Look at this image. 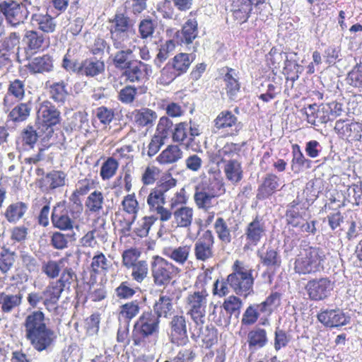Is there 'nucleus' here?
<instances>
[{
  "label": "nucleus",
  "mask_w": 362,
  "mask_h": 362,
  "mask_svg": "<svg viewBox=\"0 0 362 362\" xmlns=\"http://www.w3.org/2000/svg\"><path fill=\"white\" fill-rule=\"evenodd\" d=\"M32 110V102L20 103L8 113V117L15 123L23 122L28 119Z\"/></svg>",
  "instance_id": "f704fd0d"
},
{
  "label": "nucleus",
  "mask_w": 362,
  "mask_h": 362,
  "mask_svg": "<svg viewBox=\"0 0 362 362\" xmlns=\"http://www.w3.org/2000/svg\"><path fill=\"white\" fill-rule=\"evenodd\" d=\"M175 48V43L174 40H167L160 46L159 52L154 59V64L158 68H160L162 64L169 57L170 54L174 51Z\"/></svg>",
  "instance_id": "864d4df0"
},
{
  "label": "nucleus",
  "mask_w": 362,
  "mask_h": 362,
  "mask_svg": "<svg viewBox=\"0 0 362 362\" xmlns=\"http://www.w3.org/2000/svg\"><path fill=\"white\" fill-rule=\"evenodd\" d=\"M54 68V59L49 54L35 57L28 64V69L32 74L50 73Z\"/></svg>",
  "instance_id": "b1692460"
},
{
  "label": "nucleus",
  "mask_w": 362,
  "mask_h": 362,
  "mask_svg": "<svg viewBox=\"0 0 362 362\" xmlns=\"http://www.w3.org/2000/svg\"><path fill=\"white\" fill-rule=\"evenodd\" d=\"M325 255L318 247L301 249L294 262V271L298 274H315L323 268Z\"/></svg>",
  "instance_id": "20e7f679"
},
{
  "label": "nucleus",
  "mask_w": 362,
  "mask_h": 362,
  "mask_svg": "<svg viewBox=\"0 0 362 362\" xmlns=\"http://www.w3.org/2000/svg\"><path fill=\"white\" fill-rule=\"evenodd\" d=\"M25 95V81L14 79L9 82L7 93L4 98V106H10V98L14 97L17 101H21Z\"/></svg>",
  "instance_id": "473e14b6"
},
{
  "label": "nucleus",
  "mask_w": 362,
  "mask_h": 362,
  "mask_svg": "<svg viewBox=\"0 0 362 362\" xmlns=\"http://www.w3.org/2000/svg\"><path fill=\"white\" fill-rule=\"evenodd\" d=\"M240 150L238 144L234 143H227L223 148L219 149L217 156L221 158L223 163H226L231 159L235 155H237Z\"/></svg>",
  "instance_id": "0e129e2a"
},
{
  "label": "nucleus",
  "mask_w": 362,
  "mask_h": 362,
  "mask_svg": "<svg viewBox=\"0 0 362 362\" xmlns=\"http://www.w3.org/2000/svg\"><path fill=\"white\" fill-rule=\"evenodd\" d=\"M224 183L216 177L202 180L195 186L194 201L199 209L208 211L214 204L213 202L225 192Z\"/></svg>",
  "instance_id": "f03ea898"
},
{
  "label": "nucleus",
  "mask_w": 362,
  "mask_h": 362,
  "mask_svg": "<svg viewBox=\"0 0 362 362\" xmlns=\"http://www.w3.org/2000/svg\"><path fill=\"white\" fill-rule=\"evenodd\" d=\"M279 177L273 174H267L257 189V198L264 199L273 194L279 187Z\"/></svg>",
  "instance_id": "c756f323"
},
{
  "label": "nucleus",
  "mask_w": 362,
  "mask_h": 362,
  "mask_svg": "<svg viewBox=\"0 0 362 362\" xmlns=\"http://www.w3.org/2000/svg\"><path fill=\"white\" fill-rule=\"evenodd\" d=\"M23 41L30 50L40 49L44 43V35L36 30H26L23 37Z\"/></svg>",
  "instance_id": "a18cd8bd"
},
{
  "label": "nucleus",
  "mask_w": 362,
  "mask_h": 362,
  "mask_svg": "<svg viewBox=\"0 0 362 362\" xmlns=\"http://www.w3.org/2000/svg\"><path fill=\"white\" fill-rule=\"evenodd\" d=\"M157 221L154 216H144L139 220L134 228L135 233L141 238L146 237L149 233L151 226Z\"/></svg>",
  "instance_id": "6e6d98bb"
},
{
  "label": "nucleus",
  "mask_w": 362,
  "mask_h": 362,
  "mask_svg": "<svg viewBox=\"0 0 362 362\" xmlns=\"http://www.w3.org/2000/svg\"><path fill=\"white\" fill-rule=\"evenodd\" d=\"M58 283L53 281L49 283L42 291L44 300V306L49 312L56 311L58 308V302L63 292Z\"/></svg>",
  "instance_id": "aec40b11"
},
{
  "label": "nucleus",
  "mask_w": 362,
  "mask_h": 362,
  "mask_svg": "<svg viewBox=\"0 0 362 362\" xmlns=\"http://www.w3.org/2000/svg\"><path fill=\"white\" fill-rule=\"evenodd\" d=\"M104 196L98 190L91 192L85 202L87 211L90 213L98 214L103 208Z\"/></svg>",
  "instance_id": "79ce46f5"
},
{
  "label": "nucleus",
  "mask_w": 362,
  "mask_h": 362,
  "mask_svg": "<svg viewBox=\"0 0 362 362\" xmlns=\"http://www.w3.org/2000/svg\"><path fill=\"white\" fill-rule=\"evenodd\" d=\"M29 0L18 1L14 0H4L0 1V18H4L6 24L12 28L23 25L28 18V5Z\"/></svg>",
  "instance_id": "0eeeda50"
},
{
  "label": "nucleus",
  "mask_w": 362,
  "mask_h": 362,
  "mask_svg": "<svg viewBox=\"0 0 362 362\" xmlns=\"http://www.w3.org/2000/svg\"><path fill=\"white\" fill-rule=\"evenodd\" d=\"M195 327L196 333L193 332L192 336H195L197 334V336L201 337L203 345L205 348L209 349L216 342L217 334L216 330L214 328H209V327H206L204 330H203V328L199 330L196 325Z\"/></svg>",
  "instance_id": "3c124183"
},
{
  "label": "nucleus",
  "mask_w": 362,
  "mask_h": 362,
  "mask_svg": "<svg viewBox=\"0 0 362 362\" xmlns=\"http://www.w3.org/2000/svg\"><path fill=\"white\" fill-rule=\"evenodd\" d=\"M238 8L235 9L233 12L234 17L241 21L242 23L246 22L250 17V14L252 10V5L253 1L252 0H240Z\"/></svg>",
  "instance_id": "4d7b16f0"
},
{
  "label": "nucleus",
  "mask_w": 362,
  "mask_h": 362,
  "mask_svg": "<svg viewBox=\"0 0 362 362\" xmlns=\"http://www.w3.org/2000/svg\"><path fill=\"white\" fill-rule=\"evenodd\" d=\"M191 252V246L185 245L175 247L165 248L163 254L177 264L182 266L189 259Z\"/></svg>",
  "instance_id": "7c9ffc66"
},
{
  "label": "nucleus",
  "mask_w": 362,
  "mask_h": 362,
  "mask_svg": "<svg viewBox=\"0 0 362 362\" xmlns=\"http://www.w3.org/2000/svg\"><path fill=\"white\" fill-rule=\"evenodd\" d=\"M119 163L113 158H108L100 168V175L103 180H107L112 177L118 168Z\"/></svg>",
  "instance_id": "680f3d73"
},
{
  "label": "nucleus",
  "mask_w": 362,
  "mask_h": 362,
  "mask_svg": "<svg viewBox=\"0 0 362 362\" xmlns=\"http://www.w3.org/2000/svg\"><path fill=\"white\" fill-rule=\"evenodd\" d=\"M27 205L22 202L11 204L4 212V216L9 223L18 222L25 214Z\"/></svg>",
  "instance_id": "4c0bfd02"
},
{
  "label": "nucleus",
  "mask_w": 362,
  "mask_h": 362,
  "mask_svg": "<svg viewBox=\"0 0 362 362\" xmlns=\"http://www.w3.org/2000/svg\"><path fill=\"white\" fill-rule=\"evenodd\" d=\"M214 127L229 136H235L242 129L243 125L230 111L224 110L221 112L214 119Z\"/></svg>",
  "instance_id": "ddd939ff"
},
{
  "label": "nucleus",
  "mask_w": 362,
  "mask_h": 362,
  "mask_svg": "<svg viewBox=\"0 0 362 362\" xmlns=\"http://www.w3.org/2000/svg\"><path fill=\"white\" fill-rule=\"evenodd\" d=\"M172 300L171 296L168 295V293H165V291H162L158 300L156 301L153 305V313L156 314L159 318L160 317H167L173 310Z\"/></svg>",
  "instance_id": "72a5a7b5"
},
{
  "label": "nucleus",
  "mask_w": 362,
  "mask_h": 362,
  "mask_svg": "<svg viewBox=\"0 0 362 362\" xmlns=\"http://www.w3.org/2000/svg\"><path fill=\"white\" fill-rule=\"evenodd\" d=\"M247 342L248 349L251 352H255L263 348L268 342L266 330L260 327L252 329L247 334Z\"/></svg>",
  "instance_id": "cd10ccee"
},
{
  "label": "nucleus",
  "mask_w": 362,
  "mask_h": 362,
  "mask_svg": "<svg viewBox=\"0 0 362 362\" xmlns=\"http://www.w3.org/2000/svg\"><path fill=\"white\" fill-rule=\"evenodd\" d=\"M317 320L326 327H337L347 325L350 317L340 309H327L317 315Z\"/></svg>",
  "instance_id": "a211bd4d"
},
{
  "label": "nucleus",
  "mask_w": 362,
  "mask_h": 362,
  "mask_svg": "<svg viewBox=\"0 0 362 362\" xmlns=\"http://www.w3.org/2000/svg\"><path fill=\"white\" fill-rule=\"evenodd\" d=\"M110 23L113 47L115 49L125 48L130 36L135 35V21L124 13L117 12Z\"/></svg>",
  "instance_id": "39448f33"
},
{
  "label": "nucleus",
  "mask_w": 362,
  "mask_h": 362,
  "mask_svg": "<svg viewBox=\"0 0 362 362\" xmlns=\"http://www.w3.org/2000/svg\"><path fill=\"white\" fill-rule=\"evenodd\" d=\"M64 259L59 260L49 259L44 261L42 264V272L48 278L54 279L57 278L62 270L61 264L63 263Z\"/></svg>",
  "instance_id": "09e8293b"
},
{
  "label": "nucleus",
  "mask_w": 362,
  "mask_h": 362,
  "mask_svg": "<svg viewBox=\"0 0 362 362\" xmlns=\"http://www.w3.org/2000/svg\"><path fill=\"white\" fill-rule=\"evenodd\" d=\"M113 58V63L116 68L124 69L129 66L132 62L129 61V57L133 53L130 48L118 49Z\"/></svg>",
  "instance_id": "13d9d810"
},
{
  "label": "nucleus",
  "mask_w": 362,
  "mask_h": 362,
  "mask_svg": "<svg viewBox=\"0 0 362 362\" xmlns=\"http://www.w3.org/2000/svg\"><path fill=\"white\" fill-rule=\"evenodd\" d=\"M215 232L218 239L224 244H229L232 240V234L226 221L222 218H216L214 223Z\"/></svg>",
  "instance_id": "49530a36"
},
{
  "label": "nucleus",
  "mask_w": 362,
  "mask_h": 362,
  "mask_svg": "<svg viewBox=\"0 0 362 362\" xmlns=\"http://www.w3.org/2000/svg\"><path fill=\"white\" fill-rule=\"evenodd\" d=\"M130 268L132 269V279L136 282H142L148 275V265L145 260H139Z\"/></svg>",
  "instance_id": "e2e57ef3"
},
{
  "label": "nucleus",
  "mask_w": 362,
  "mask_h": 362,
  "mask_svg": "<svg viewBox=\"0 0 362 362\" xmlns=\"http://www.w3.org/2000/svg\"><path fill=\"white\" fill-rule=\"evenodd\" d=\"M62 66L67 71L80 74L81 62H79V50L76 47H69L64 56Z\"/></svg>",
  "instance_id": "2f4dec72"
},
{
  "label": "nucleus",
  "mask_w": 362,
  "mask_h": 362,
  "mask_svg": "<svg viewBox=\"0 0 362 362\" xmlns=\"http://www.w3.org/2000/svg\"><path fill=\"white\" fill-rule=\"evenodd\" d=\"M333 288V283L327 277L310 280L305 286L309 298L315 301L328 298Z\"/></svg>",
  "instance_id": "f8f14e48"
},
{
  "label": "nucleus",
  "mask_w": 362,
  "mask_h": 362,
  "mask_svg": "<svg viewBox=\"0 0 362 362\" xmlns=\"http://www.w3.org/2000/svg\"><path fill=\"white\" fill-rule=\"evenodd\" d=\"M214 236L209 230H206L194 243V255L197 260L206 262L211 259L214 254Z\"/></svg>",
  "instance_id": "2eb2a0df"
},
{
  "label": "nucleus",
  "mask_w": 362,
  "mask_h": 362,
  "mask_svg": "<svg viewBox=\"0 0 362 362\" xmlns=\"http://www.w3.org/2000/svg\"><path fill=\"white\" fill-rule=\"evenodd\" d=\"M19 259L22 267L30 274L36 273L39 271L38 262L31 253L27 251H21Z\"/></svg>",
  "instance_id": "603ef678"
},
{
  "label": "nucleus",
  "mask_w": 362,
  "mask_h": 362,
  "mask_svg": "<svg viewBox=\"0 0 362 362\" xmlns=\"http://www.w3.org/2000/svg\"><path fill=\"white\" fill-rule=\"evenodd\" d=\"M23 294L18 293L16 294L6 293L1 307V311L3 313H11L15 308L22 304Z\"/></svg>",
  "instance_id": "8fccbe9b"
},
{
  "label": "nucleus",
  "mask_w": 362,
  "mask_h": 362,
  "mask_svg": "<svg viewBox=\"0 0 362 362\" xmlns=\"http://www.w3.org/2000/svg\"><path fill=\"white\" fill-rule=\"evenodd\" d=\"M284 59V71L285 74L289 75L291 72H295L293 76H291V79L293 81L297 80L299 77V68L300 66L298 64L296 61L293 58L292 56H288L286 52H280L277 55L274 56V59Z\"/></svg>",
  "instance_id": "a19ab883"
},
{
  "label": "nucleus",
  "mask_w": 362,
  "mask_h": 362,
  "mask_svg": "<svg viewBox=\"0 0 362 362\" xmlns=\"http://www.w3.org/2000/svg\"><path fill=\"white\" fill-rule=\"evenodd\" d=\"M208 296L206 290L202 289L189 293L185 300L187 314L199 330L206 322Z\"/></svg>",
  "instance_id": "6e6552de"
},
{
  "label": "nucleus",
  "mask_w": 362,
  "mask_h": 362,
  "mask_svg": "<svg viewBox=\"0 0 362 362\" xmlns=\"http://www.w3.org/2000/svg\"><path fill=\"white\" fill-rule=\"evenodd\" d=\"M47 320L45 313L36 310L28 313L22 324L25 339L38 352L50 349L57 338L54 331L48 326Z\"/></svg>",
  "instance_id": "f257e3e1"
},
{
  "label": "nucleus",
  "mask_w": 362,
  "mask_h": 362,
  "mask_svg": "<svg viewBox=\"0 0 362 362\" xmlns=\"http://www.w3.org/2000/svg\"><path fill=\"white\" fill-rule=\"evenodd\" d=\"M180 272L178 267L160 256H154L151 262V276L157 286H167Z\"/></svg>",
  "instance_id": "1a4fd4ad"
},
{
  "label": "nucleus",
  "mask_w": 362,
  "mask_h": 362,
  "mask_svg": "<svg viewBox=\"0 0 362 362\" xmlns=\"http://www.w3.org/2000/svg\"><path fill=\"white\" fill-rule=\"evenodd\" d=\"M232 268L226 279L228 285L237 295L247 297L253 292V269L239 260L235 261Z\"/></svg>",
  "instance_id": "7ed1b4c3"
},
{
  "label": "nucleus",
  "mask_w": 362,
  "mask_h": 362,
  "mask_svg": "<svg viewBox=\"0 0 362 362\" xmlns=\"http://www.w3.org/2000/svg\"><path fill=\"white\" fill-rule=\"evenodd\" d=\"M49 94L55 102L64 103L68 95L67 83L64 81L53 83L49 86Z\"/></svg>",
  "instance_id": "37998d69"
},
{
  "label": "nucleus",
  "mask_w": 362,
  "mask_h": 362,
  "mask_svg": "<svg viewBox=\"0 0 362 362\" xmlns=\"http://www.w3.org/2000/svg\"><path fill=\"white\" fill-rule=\"evenodd\" d=\"M30 21L34 26L45 33H52L56 30V20L47 12L33 13Z\"/></svg>",
  "instance_id": "4be33fe9"
},
{
  "label": "nucleus",
  "mask_w": 362,
  "mask_h": 362,
  "mask_svg": "<svg viewBox=\"0 0 362 362\" xmlns=\"http://www.w3.org/2000/svg\"><path fill=\"white\" fill-rule=\"evenodd\" d=\"M16 262V252L4 247L0 251V273L7 274L13 268Z\"/></svg>",
  "instance_id": "ea45409f"
},
{
  "label": "nucleus",
  "mask_w": 362,
  "mask_h": 362,
  "mask_svg": "<svg viewBox=\"0 0 362 362\" xmlns=\"http://www.w3.org/2000/svg\"><path fill=\"white\" fill-rule=\"evenodd\" d=\"M243 305V303L240 298L235 296H230L224 300L222 308L229 316L231 317L234 315L236 318H238Z\"/></svg>",
  "instance_id": "de8ad7c7"
},
{
  "label": "nucleus",
  "mask_w": 362,
  "mask_h": 362,
  "mask_svg": "<svg viewBox=\"0 0 362 362\" xmlns=\"http://www.w3.org/2000/svg\"><path fill=\"white\" fill-rule=\"evenodd\" d=\"M183 157V151L177 144L168 145L157 156L156 161L160 165H170L177 163Z\"/></svg>",
  "instance_id": "bb28decb"
},
{
  "label": "nucleus",
  "mask_w": 362,
  "mask_h": 362,
  "mask_svg": "<svg viewBox=\"0 0 362 362\" xmlns=\"http://www.w3.org/2000/svg\"><path fill=\"white\" fill-rule=\"evenodd\" d=\"M81 67L79 75L90 78H95L103 74L105 70V62L95 57L88 58L82 61Z\"/></svg>",
  "instance_id": "393cba45"
},
{
  "label": "nucleus",
  "mask_w": 362,
  "mask_h": 362,
  "mask_svg": "<svg viewBox=\"0 0 362 362\" xmlns=\"http://www.w3.org/2000/svg\"><path fill=\"white\" fill-rule=\"evenodd\" d=\"M139 302L137 300H133L121 306L119 315L127 320L125 322L129 323V321L139 313Z\"/></svg>",
  "instance_id": "338daca9"
},
{
  "label": "nucleus",
  "mask_w": 362,
  "mask_h": 362,
  "mask_svg": "<svg viewBox=\"0 0 362 362\" xmlns=\"http://www.w3.org/2000/svg\"><path fill=\"white\" fill-rule=\"evenodd\" d=\"M198 35V23L194 19L187 20L181 30L176 32L175 39L180 45H188L192 43Z\"/></svg>",
  "instance_id": "412c9836"
},
{
  "label": "nucleus",
  "mask_w": 362,
  "mask_h": 362,
  "mask_svg": "<svg viewBox=\"0 0 362 362\" xmlns=\"http://www.w3.org/2000/svg\"><path fill=\"white\" fill-rule=\"evenodd\" d=\"M160 318L152 310L143 312L135 322L132 340L134 346H143L146 339L156 337L159 332Z\"/></svg>",
  "instance_id": "423d86ee"
},
{
  "label": "nucleus",
  "mask_w": 362,
  "mask_h": 362,
  "mask_svg": "<svg viewBox=\"0 0 362 362\" xmlns=\"http://www.w3.org/2000/svg\"><path fill=\"white\" fill-rule=\"evenodd\" d=\"M170 340L177 346H184L188 341L187 320L184 315H175L170 322Z\"/></svg>",
  "instance_id": "4468645a"
},
{
  "label": "nucleus",
  "mask_w": 362,
  "mask_h": 362,
  "mask_svg": "<svg viewBox=\"0 0 362 362\" xmlns=\"http://www.w3.org/2000/svg\"><path fill=\"white\" fill-rule=\"evenodd\" d=\"M178 76H180V74H177L171 63L168 62L160 70L158 81L161 85L168 86Z\"/></svg>",
  "instance_id": "052dcab7"
},
{
  "label": "nucleus",
  "mask_w": 362,
  "mask_h": 362,
  "mask_svg": "<svg viewBox=\"0 0 362 362\" xmlns=\"http://www.w3.org/2000/svg\"><path fill=\"white\" fill-rule=\"evenodd\" d=\"M281 303V294L278 292L272 293L264 301L258 304L259 311L271 314Z\"/></svg>",
  "instance_id": "5fc2aeb1"
},
{
  "label": "nucleus",
  "mask_w": 362,
  "mask_h": 362,
  "mask_svg": "<svg viewBox=\"0 0 362 362\" xmlns=\"http://www.w3.org/2000/svg\"><path fill=\"white\" fill-rule=\"evenodd\" d=\"M52 226L60 230H70L74 228V221L69 216L66 209H59V205L54 206L51 215Z\"/></svg>",
  "instance_id": "5701e85b"
},
{
  "label": "nucleus",
  "mask_w": 362,
  "mask_h": 362,
  "mask_svg": "<svg viewBox=\"0 0 362 362\" xmlns=\"http://www.w3.org/2000/svg\"><path fill=\"white\" fill-rule=\"evenodd\" d=\"M257 256L260 262L268 268L276 269L281 267V258L276 247L268 246L265 250H259Z\"/></svg>",
  "instance_id": "a878e982"
},
{
  "label": "nucleus",
  "mask_w": 362,
  "mask_h": 362,
  "mask_svg": "<svg viewBox=\"0 0 362 362\" xmlns=\"http://www.w3.org/2000/svg\"><path fill=\"white\" fill-rule=\"evenodd\" d=\"M112 267L111 259H108L103 252H98L92 258L90 268L95 274H106Z\"/></svg>",
  "instance_id": "e433bc0d"
},
{
  "label": "nucleus",
  "mask_w": 362,
  "mask_h": 362,
  "mask_svg": "<svg viewBox=\"0 0 362 362\" xmlns=\"http://www.w3.org/2000/svg\"><path fill=\"white\" fill-rule=\"evenodd\" d=\"M194 210L192 207L181 206L173 211V223L179 228L189 229L192 224Z\"/></svg>",
  "instance_id": "c85d7f7f"
},
{
  "label": "nucleus",
  "mask_w": 362,
  "mask_h": 362,
  "mask_svg": "<svg viewBox=\"0 0 362 362\" xmlns=\"http://www.w3.org/2000/svg\"><path fill=\"white\" fill-rule=\"evenodd\" d=\"M327 110L325 109L324 103L320 105L316 104L309 105L305 108L306 121L314 127L326 124L330 119L327 115Z\"/></svg>",
  "instance_id": "6ab92c4d"
},
{
  "label": "nucleus",
  "mask_w": 362,
  "mask_h": 362,
  "mask_svg": "<svg viewBox=\"0 0 362 362\" xmlns=\"http://www.w3.org/2000/svg\"><path fill=\"white\" fill-rule=\"evenodd\" d=\"M266 235V223L262 216L257 215L245 228V244L244 249L257 246Z\"/></svg>",
  "instance_id": "9b49d317"
},
{
  "label": "nucleus",
  "mask_w": 362,
  "mask_h": 362,
  "mask_svg": "<svg viewBox=\"0 0 362 362\" xmlns=\"http://www.w3.org/2000/svg\"><path fill=\"white\" fill-rule=\"evenodd\" d=\"M346 81L354 88H362V63L356 64L348 73Z\"/></svg>",
  "instance_id": "69168bd1"
},
{
  "label": "nucleus",
  "mask_w": 362,
  "mask_h": 362,
  "mask_svg": "<svg viewBox=\"0 0 362 362\" xmlns=\"http://www.w3.org/2000/svg\"><path fill=\"white\" fill-rule=\"evenodd\" d=\"M223 171L226 179L233 184H236L243 179L241 164L235 159H230L225 163Z\"/></svg>",
  "instance_id": "c9c22d12"
},
{
  "label": "nucleus",
  "mask_w": 362,
  "mask_h": 362,
  "mask_svg": "<svg viewBox=\"0 0 362 362\" xmlns=\"http://www.w3.org/2000/svg\"><path fill=\"white\" fill-rule=\"evenodd\" d=\"M157 23L151 18H148L143 19L139 24V33L142 40L152 38Z\"/></svg>",
  "instance_id": "bf43d9fd"
},
{
  "label": "nucleus",
  "mask_w": 362,
  "mask_h": 362,
  "mask_svg": "<svg viewBox=\"0 0 362 362\" xmlns=\"http://www.w3.org/2000/svg\"><path fill=\"white\" fill-rule=\"evenodd\" d=\"M61 113L57 108L49 101L45 100L40 103L37 110L36 124L39 128L49 129L52 132V127L60 122Z\"/></svg>",
  "instance_id": "9d476101"
},
{
  "label": "nucleus",
  "mask_w": 362,
  "mask_h": 362,
  "mask_svg": "<svg viewBox=\"0 0 362 362\" xmlns=\"http://www.w3.org/2000/svg\"><path fill=\"white\" fill-rule=\"evenodd\" d=\"M335 132L349 141L362 140V124L350 122L349 120L339 119L335 122Z\"/></svg>",
  "instance_id": "dca6fc26"
},
{
  "label": "nucleus",
  "mask_w": 362,
  "mask_h": 362,
  "mask_svg": "<svg viewBox=\"0 0 362 362\" xmlns=\"http://www.w3.org/2000/svg\"><path fill=\"white\" fill-rule=\"evenodd\" d=\"M194 59L192 54L179 53L169 62L180 76L187 71Z\"/></svg>",
  "instance_id": "58836bf2"
},
{
  "label": "nucleus",
  "mask_w": 362,
  "mask_h": 362,
  "mask_svg": "<svg viewBox=\"0 0 362 362\" xmlns=\"http://www.w3.org/2000/svg\"><path fill=\"white\" fill-rule=\"evenodd\" d=\"M258 309L259 310L258 304L249 305L243 314L241 319L242 325L250 326L254 325L259 316Z\"/></svg>",
  "instance_id": "774afa93"
},
{
  "label": "nucleus",
  "mask_w": 362,
  "mask_h": 362,
  "mask_svg": "<svg viewBox=\"0 0 362 362\" xmlns=\"http://www.w3.org/2000/svg\"><path fill=\"white\" fill-rule=\"evenodd\" d=\"M224 81L227 94L230 98L233 99L240 90V83L237 79L235 70L228 69V72L224 76Z\"/></svg>",
  "instance_id": "c03bdc74"
},
{
  "label": "nucleus",
  "mask_w": 362,
  "mask_h": 362,
  "mask_svg": "<svg viewBox=\"0 0 362 362\" xmlns=\"http://www.w3.org/2000/svg\"><path fill=\"white\" fill-rule=\"evenodd\" d=\"M122 76L130 83H143L148 79V73L151 72L150 65L144 62H135L127 66Z\"/></svg>",
  "instance_id": "f3484780"
}]
</instances>
